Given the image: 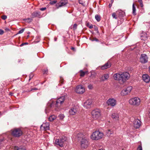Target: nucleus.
Returning a JSON list of instances; mask_svg holds the SVG:
<instances>
[{
	"mask_svg": "<svg viewBox=\"0 0 150 150\" xmlns=\"http://www.w3.org/2000/svg\"><path fill=\"white\" fill-rule=\"evenodd\" d=\"M129 74L126 72L116 73L114 75L113 78L115 80H118L123 83L129 79Z\"/></svg>",
	"mask_w": 150,
	"mask_h": 150,
	"instance_id": "nucleus-1",
	"label": "nucleus"
},
{
	"mask_svg": "<svg viewBox=\"0 0 150 150\" xmlns=\"http://www.w3.org/2000/svg\"><path fill=\"white\" fill-rule=\"evenodd\" d=\"M78 139L80 140L81 145L82 148H86L89 145L87 137L81 133L77 134Z\"/></svg>",
	"mask_w": 150,
	"mask_h": 150,
	"instance_id": "nucleus-2",
	"label": "nucleus"
},
{
	"mask_svg": "<svg viewBox=\"0 0 150 150\" xmlns=\"http://www.w3.org/2000/svg\"><path fill=\"white\" fill-rule=\"evenodd\" d=\"M103 136V134L102 133L98 131H96L93 133L91 138L93 140H98L101 139Z\"/></svg>",
	"mask_w": 150,
	"mask_h": 150,
	"instance_id": "nucleus-3",
	"label": "nucleus"
},
{
	"mask_svg": "<svg viewBox=\"0 0 150 150\" xmlns=\"http://www.w3.org/2000/svg\"><path fill=\"white\" fill-rule=\"evenodd\" d=\"M91 114L93 118L95 120L100 118L101 116V112L98 109H95L93 110Z\"/></svg>",
	"mask_w": 150,
	"mask_h": 150,
	"instance_id": "nucleus-4",
	"label": "nucleus"
},
{
	"mask_svg": "<svg viewBox=\"0 0 150 150\" xmlns=\"http://www.w3.org/2000/svg\"><path fill=\"white\" fill-rule=\"evenodd\" d=\"M140 99L137 97H134L130 99L129 100V103L132 105L138 106L140 103Z\"/></svg>",
	"mask_w": 150,
	"mask_h": 150,
	"instance_id": "nucleus-5",
	"label": "nucleus"
},
{
	"mask_svg": "<svg viewBox=\"0 0 150 150\" xmlns=\"http://www.w3.org/2000/svg\"><path fill=\"white\" fill-rule=\"evenodd\" d=\"M132 89V87L131 86H128L122 91L120 93L121 95L123 96L127 95L130 93Z\"/></svg>",
	"mask_w": 150,
	"mask_h": 150,
	"instance_id": "nucleus-6",
	"label": "nucleus"
},
{
	"mask_svg": "<svg viewBox=\"0 0 150 150\" xmlns=\"http://www.w3.org/2000/svg\"><path fill=\"white\" fill-rule=\"evenodd\" d=\"M22 131L19 129H15L12 131V134L15 137H18L22 134Z\"/></svg>",
	"mask_w": 150,
	"mask_h": 150,
	"instance_id": "nucleus-7",
	"label": "nucleus"
},
{
	"mask_svg": "<svg viewBox=\"0 0 150 150\" xmlns=\"http://www.w3.org/2000/svg\"><path fill=\"white\" fill-rule=\"evenodd\" d=\"M67 140L65 137H63L62 138L57 139L56 140L55 144L61 147H62L64 142Z\"/></svg>",
	"mask_w": 150,
	"mask_h": 150,
	"instance_id": "nucleus-8",
	"label": "nucleus"
},
{
	"mask_svg": "<svg viewBox=\"0 0 150 150\" xmlns=\"http://www.w3.org/2000/svg\"><path fill=\"white\" fill-rule=\"evenodd\" d=\"M106 103L108 106L113 107L116 105L117 101L114 98H109L107 101Z\"/></svg>",
	"mask_w": 150,
	"mask_h": 150,
	"instance_id": "nucleus-9",
	"label": "nucleus"
},
{
	"mask_svg": "<svg viewBox=\"0 0 150 150\" xmlns=\"http://www.w3.org/2000/svg\"><path fill=\"white\" fill-rule=\"evenodd\" d=\"M140 62L142 64H145L147 63L148 61V57L147 56L144 54H142L139 59Z\"/></svg>",
	"mask_w": 150,
	"mask_h": 150,
	"instance_id": "nucleus-10",
	"label": "nucleus"
},
{
	"mask_svg": "<svg viewBox=\"0 0 150 150\" xmlns=\"http://www.w3.org/2000/svg\"><path fill=\"white\" fill-rule=\"evenodd\" d=\"M64 97L62 96L58 98L55 104V106L58 107H60L61 104L64 102Z\"/></svg>",
	"mask_w": 150,
	"mask_h": 150,
	"instance_id": "nucleus-11",
	"label": "nucleus"
},
{
	"mask_svg": "<svg viewBox=\"0 0 150 150\" xmlns=\"http://www.w3.org/2000/svg\"><path fill=\"white\" fill-rule=\"evenodd\" d=\"M75 91L77 93H83L85 91V88L82 85H79L77 86Z\"/></svg>",
	"mask_w": 150,
	"mask_h": 150,
	"instance_id": "nucleus-12",
	"label": "nucleus"
},
{
	"mask_svg": "<svg viewBox=\"0 0 150 150\" xmlns=\"http://www.w3.org/2000/svg\"><path fill=\"white\" fill-rule=\"evenodd\" d=\"M68 3L67 0H61L60 2L57 3L56 6L57 8L65 6Z\"/></svg>",
	"mask_w": 150,
	"mask_h": 150,
	"instance_id": "nucleus-13",
	"label": "nucleus"
},
{
	"mask_svg": "<svg viewBox=\"0 0 150 150\" xmlns=\"http://www.w3.org/2000/svg\"><path fill=\"white\" fill-rule=\"evenodd\" d=\"M92 100L91 99H89L84 103L83 106L86 109L90 108L91 107V105L92 103Z\"/></svg>",
	"mask_w": 150,
	"mask_h": 150,
	"instance_id": "nucleus-14",
	"label": "nucleus"
},
{
	"mask_svg": "<svg viewBox=\"0 0 150 150\" xmlns=\"http://www.w3.org/2000/svg\"><path fill=\"white\" fill-rule=\"evenodd\" d=\"M134 127L136 128H139L141 125V122L138 119H135L133 122Z\"/></svg>",
	"mask_w": 150,
	"mask_h": 150,
	"instance_id": "nucleus-15",
	"label": "nucleus"
},
{
	"mask_svg": "<svg viewBox=\"0 0 150 150\" xmlns=\"http://www.w3.org/2000/svg\"><path fill=\"white\" fill-rule=\"evenodd\" d=\"M77 111V108L76 107L74 106L71 108L69 111V113L71 115H75Z\"/></svg>",
	"mask_w": 150,
	"mask_h": 150,
	"instance_id": "nucleus-16",
	"label": "nucleus"
},
{
	"mask_svg": "<svg viewBox=\"0 0 150 150\" xmlns=\"http://www.w3.org/2000/svg\"><path fill=\"white\" fill-rule=\"evenodd\" d=\"M143 80L146 83H147L149 82L150 80V78L149 76L147 74H144L142 76Z\"/></svg>",
	"mask_w": 150,
	"mask_h": 150,
	"instance_id": "nucleus-17",
	"label": "nucleus"
},
{
	"mask_svg": "<svg viewBox=\"0 0 150 150\" xmlns=\"http://www.w3.org/2000/svg\"><path fill=\"white\" fill-rule=\"evenodd\" d=\"M41 127H43L45 130L49 129V123L46 122L43 124L41 126Z\"/></svg>",
	"mask_w": 150,
	"mask_h": 150,
	"instance_id": "nucleus-18",
	"label": "nucleus"
},
{
	"mask_svg": "<svg viewBox=\"0 0 150 150\" xmlns=\"http://www.w3.org/2000/svg\"><path fill=\"white\" fill-rule=\"evenodd\" d=\"M111 66V63L109 62H108L105 63L103 66H102L101 68L102 70H104L110 67Z\"/></svg>",
	"mask_w": 150,
	"mask_h": 150,
	"instance_id": "nucleus-19",
	"label": "nucleus"
},
{
	"mask_svg": "<svg viewBox=\"0 0 150 150\" xmlns=\"http://www.w3.org/2000/svg\"><path fill=\"white\" fill-rule=\"evenodd\" d=\"M8 142V140L3 138V139H0V148L3 146L4 144Z\"/></svg>",
	"mask_w": 150,
	"mask_h": 150,
	"instance_id": "nucleus-20",
	"label": "nucleus"
},
{
	"mask_svg": "<svg viewBox=\"0 0 150 150\" xmlns=\"http://www.w3.org/2000/svg\"><path fill=\"white\" fill-rule=\"evenodd\" d=\"M109 74H103L100 78V80L102 81H105L107 80L109 78Z\"/></svg>",
	"mask_w": 150,
	"mask_h": 150,
	"instance_id": "nucleus-21",
	"label": "nucleus"
},
{
	"mask_svg": "<svg viewBox=\"0 0 150 150\" xmlns=\"http://www.w3.org/2000/svg\"><path fill=\"white\" fill-rule=\"evenodd\" d=\"M112 117L113 119H115V120H118V118L119 117V115L117 113H113L112 114L111 116Z\"/></svg>",
	"mask_w": 150,
	"mask_h": 150,
	"instance_id": "nucleus-22",
	"label": "nucleus"
},
{
	"mask_svg": "<svg viewBox=\"0 0 150 150\" xmlns=\"http://www.w3.org/2000/svg\"><path fill=\"white\" fill-rule=\"evenodd\" d=\"M113 133V132L111 130L108 129L106 132V134L108 136L110 137L112 136V135Z\"/></svg>",
	"mask_w": 150,
	"mask_h": 150,
	"instance_id": "nucleus-23",
	"label": "nucleus"
},
{
	"mask_svg": "<svg viewBox=\"0 0 150 150\" xmlns=\"http://www.w3.org/2000/svg\"><path fill=\"white\" fill-rule=\"evenodd\" d=\"M56 118V117L54 115H52L49 117V120L50 121H52Z\"/></svg>",
	"mask_w": 150,
	"mask_h": 150,
	"instance_id": "nucleus-24",
	"label": "nucleus"
},
{
	"mask_svg": "<svg viewBox=\"0 0 150 150\" xmlns=\"http://www.w3.org/2000/svg\"><path fill=\"white\" fill-rule=\"evenodd\" d=\"M39 15V14L37 12H34L32 13L31 17L34 18L35 17L38 16Z\"/></svg>",
	"mask_w": 150,
	"mask_h": 150,
	"instance_id": "nucleus-25",
	"label": "nucleus"
},
{
	"mask_svg": "<svg viewBox=\"0 0 150 150\" xmlns=\"http://www.w3.org/2000/svg\"><path fill=\"white\" fill-rule=\"evenodd\" d=\"M118 13H119V15L120 16H121L122 17L124 16L125 15V12L122 11V10H119V11H118Z\"/></svg>",
	"mask_w": 150,
	"mask_h": 150,
	"instance_id": "nucleus-26",
	"label": "nucleus"
},
{
	"mask_svg": "<svg viewBox=\"0 0 150 150\" xmlns=\"http://www.w3.org/2000/svg\"><path fill=\"white\" fill-rule=\"evenodd\" d=\"M144 36H143L142 35H141V39L143 40H146L147 38V34L146 33H144Z\"/></svg>",
	"mask_w": 150,
	"mask_h": 150,
	"instance_id": "nucleus-27",
	"label": "nucleus"
},
{
	"mask_svg": "<svg viewBox=\"0 0 150 150\" xmlns=\"http://www.w3.org/2000/svg\"><path fill=\"white\" fill-rule=\"evenodd\" d=\"M95 18L96 20L98 21H99L100 20V16L98 15H95Z\"/></svg>",
	"mask_w": 150,
	"mask_h": 150,
	"instance_id": "nucleus-28",
	"label": "nucleus"
},
{
	"mask_svg": "<svg viewBox=\"0 0 150 150\" xmlns=\"http://www.w3.org/2000/svg\"><path fill=\"white\" fill-rule=\"evenodd\" d=\"M79 3L84 6H85L86 4L85 2L83 1L82 0H79Z\"/></svg>",
	"mask_w": 150,
	"mask_h": 150,
	"instance_id": "nucleus-29",
	"label": "nucleus"
},
{
	"mask_svg": "<svg viewBox=\"0 0 150 150\" xmlns=\"http://www.w3.org/2000/svg\"><path fill=\"white\" fill-rule=\"evenodd\" d=\"M59 118L61 120H62L64 117V116L63 114H61L58 116Z\"/></svg>",
	"mask_w": 150,
	"mask_h": 150,
	"instance_id": "nucleus-30",
	"label": "nucleus"
},
{
	"mask_svg": "<svg viewBox=\"0 0 150 150\" xmlns=\"http://www.w3.org/2000/svg\"><path fill=\"white\" fill-rule=\"evenodd\" d=\"M86 26L90 29H92L93 28V25L92 24L90 25V24L89 23H87Z\"/></svg>",
	"mask_w": 150,
	"mask_h": 150,
	"instance_id": "nucleus-31",
	"label": "nucleus"
},
{
	"mask_svg": "<svg viewBox=\"0 0 150 150\" xmlns=\"http://www.w3.org/2000/svg\"><path fill=\"white\" fill-rule=\"evenodd\" d=\"M80 76H83L86 74V72L83 71L82 70L80 71Z\"/></svg>",
	"mask_w": 150,
	"mask_h": 150,
	"instance_id": "nucleus-32",
	"label": "nucleus"
},
{
	"mask_svg": "<svg viewBox=\"0 0 150 150\" xmlns=\"http://www.w3.org/2000/svg\"><path fill=\"white\" fill-rule=\"evenodd\" d=\"M138 2L140 4V6L141 7H142L143 6V5L142 3V0H138Z\"/></svg>",
	"mask_w": 150,
	"mask_h": 150,
	"instance_id": "nucleus-33",
	"label": "nucleus"
},
{
	"mask_svg": "<svg viewBox=\"0 0 150 150\" xmlns=\"http://www.w3.org/2000/svg\"><path fill=\"white\" fill-rule=\"evenodd\" d=\"M57 1L56 0H54L53 1H51L50 2V4L51 5H54L56 3Z\"/></svg>",
	"mask_w": 150,
	"mask_h": 150,
	"instance_id": "nucleus-34",
	"label": "nucleus"
},
{
	"mask_svg": "<svg viewBox=\"0 0 150 150\" xmlns=\"http://www.w3.org/2000/svg\"><path fill=\"white\" fill-rule=\"evenodd\" d=\"M24 20L26 22H27L28 23H30L31 22L32 20L30 18H28L25 19Z\"/></svg>",
	"mask_w": 150,
	"mask_h": 150,
	"instance_id": "nucleus-35",
	"label": "nucleus"
},
{
	"mask_svg": "<svg viewBox=\"0 0 150 150\" xmlns=\"http://www.w3.org/2000/svg\"><path fill=\"white\" fill-rule=\"evenodd\" d=\"M112 16L113 18H115V19H117V17L115 13H112Z\"/></svg>",
	"mask_w": 150,
	"mask_h": 150,
	"instance_id": "nucleus-36",
	"label": "nucleus"
},
{
	"mask_svg": "<svg viewBox=\"0 0 150 150\" xmlns=\"http://www.w3.org/2000/svg\"><path fill=\"white\" fill-rule=\"evenodd\" d=\"M24 29H22L18 32V34H21L24 31Z\"/></svg>",
	"mask_w": 150,
	"mask_h": 150,
	"instance_id": "nucleus-37",
	"label": "nucleus"
},
{
	"mask_svg": "<svg viewBox=\"0 0 150 150\" xmlns=\"http://www.w3.org/2000/svg\"><path fill=\"white\" fill-rule=\"evenodd\" d=\"M137 150H142V146L141 145L138 146Z\"/></svg>",
	"mask_w": 150,
	"mask_h": 150,
	"instance_id": "nucleus-38",
	"label": "nucleus"
},
{
	"mask_svg": "<svg viewBox=\"0 0 150 150\" xmlns=\"http://www.w3.org/2000/svg\"><path fill=\"white\" fill-rule=\"evenodd\" d=\"M1 18L4 20H6L7 18V16L5 15L3 16H1Z\"/></svg>",
	"mask_w": 150,
	"mask_h": 150,
	"instance_id": "nucleus-39",
	"label": "nucleus"
},
{
	"mask_svg": "<svg viewBox=\"0 0 150 150\" xmlns=\"http://www.w3.org/2000/svg\"><path fill=\"white\" fill-rule=\"evenodd\" d=\"M48 71V70L47 69L44 70L43 71V74H47V73Z\"/></svg>",
	"mask_w": 150,
	"mask_h": 150,
	"instance_id": "nucleus-40",
	"label": "nucleus"
},
{
	"mask_svg": "<svg viewBox=\"0 0 150 150\" xmlns=\"http://www.w3.org/2000/svg\"><path fill=\"white\" fill-rule=\"evenodd\" d=\"M19 147H18L17 146H15L14 147V150H19Z\"/></svg>",
	"mask_w": 150,
	"mask_h": 150,
	"instance_id": "nucleus-41",
	"label": "nucleus"
},
{
	"mask_svg": "<svg viewBox=\"0 0 150 150\" xmlns=\"http://www.w3.org/2000/svg\"><path fill=\"white\" fill-rule=\"evenodd\" d=\"M38 90V89L37 88H32L30 90V91H27V92H29L30 91H32L33 90Z\"/></svg>",
	"mask_w": 150,
	"mask_h": 150,
	"instance_id": "nucleus-42",
	"label": "nucleus"
},
{
	"mask_svg": "<svg viewBox=\"0 0 150 150\" xmlns=\"http://www.w3.org/2000/svg\"><path fill=\"white\" fill-rule=\"evenodd\" d=\"M4 31L2 29H0V35H2L3 34Z\"/></svg>",
	"mask_w": 150,
	"mask_h": 150,
	"instance_id": "nucleus-43",
	"label": "nucleus"
},
{
	"mask_svg": "<svg viewBox=\"0 0 150 150\" xmlns=\"http://www.w3.org/2000/svg\"><path fill=\"white\" fill-rule=\"evenodd\" d=\"M28 43H27V42H25V43H22V44H21L20 46L21 47V46H23L24 45H28Z\"/></svg>",
	"mask_w": 150,
	"mask_h": 150,
	"instance_id": "nucleus-44",
	"label": "nucleus"
},
{
	"mask_svg": "<svg viewBox=\"0 0 150 150\" xmlns=\"http://www.w3.org/2000/svg\"><path fill=\"white\" fill-rule=\"evenodd\" d=\"M49 110V108H46L45 109V112L46 113H47L49 112L48 110Z\"/></svg>",
	"mask_w": 150,
	"mask_h": 150,
	"instance_id": "nucleus-45",
	"label": "nucleus"
},
{
	"mask_svg": "<svg viewBox=\"0 0 150 150\" xmlns=\"http://www.w3.org/2000/svg\"><path fill=\"white\" fill-rule=\"evenodd\" d=\"M77 24H74L73 25V28L74 29H76L77 27Z\"/></svg>",
	"mask_w": 150,
	"mask_h": 150,
	"instance_id": "nucleus-46",
	"label": "nucleus"
},
{
	"mask_svg": "<svg viewBox=\"0 0 150 150\" xmlns=\"http://www.w3.org/2000/svg\"><path fill=\"white\" fill-rule=\"evenodd\" d=\"M91 40L92 41H98V39L96 38H94L93 39V40Z\"/></svg>",
	"mask_w": 150,
	"mask_h": 150,
	"instance_id": "nucleus-47",
	"label": "nucleus"
},
{
	"mask_svg": "<svg viewBox=\"0 0 150 150\" xmlns=\"http://www.w3.org/2000/svg\"><path fill=\"white\" fill-rule=\"evenodd\" d=\"M88 88L89 89H91L92 88H93V86H92L91 85H88Z\"/></svg>",
	"mask_w": 150,
	"mask_h": 150,
	"instance_id": "nucleus-48",
	"label": "nucleus"
},
{
	"mask_svg": "<svg viewBox=\"0 0 150 150\" xmlns=\"http://www.w3.org/2000/svg\"><path fill=\"white\" fill-rule=\"evenodd\" d=\"M136 10H133L132 13L134 15H136Z\"/></svg>",
	"mask_w": 150,
	"mask_h": 150,
	"instance_id": "nucleus-49",
	"label": "nucleus"
},
{
	"mask_svg": "<svg viewBox=\"0 0 150 150\" xmlns=\"http://www.w3.org/2000/svg\"><path fill=\"white\" fill-rule=\"evenodd\" d=\"M134 5H135V4H133V6H132V9L133 10L136 9H135V6H134Z\"/></svg>",
	"mask_w": 150,
	"mask_h": 150,
	"instance_id": "nucleus-50",
	"label": "nucleus"
},
{
	"mask_svg": "<svg viewBox=\"0 0 150 150\" xmlns=\"http://www.w3.org/2000/svg\"><path fill=\"white\" fill-rule=\"evenodd\" d=\"M94 29L96 31H97L98 30V28L96 26L94 27Z\"/></svg>",
	"mask_w": 150,
	"mask_h": 150,
	"instance_id": "nucleus-51",
	"label": "nucleus"
},
{
	"mask_svg": "<svg viewBox=\"0 0 150 150\" xmlns=\"http://www.w3.org/2000/svg\"><path fill=\"white\" fill-rule=\"evenodd\" d=\"M71 49L73 50L74 51H75V49L74 47H72L71 48Z\"/></svg>",
	"mask_w": 150,
	"mask_h": 150,
	"instance_id": "nucleus-52",
	"label": "nucleus"
},
{
	"mask_svg": "<svg viewBox=\"0 0 150 150\" xmlns=\"http://www.w3.org/2000/svg\"><path fill=\"white\" fill-rule=\"evenodd\" d=\"M46 9V8H40V9H42V10Z\"/></svg>",
	"mask_w": 150,
	"mask_h": 150,
	"instance_id": "nucleus-53",
	"label": "nucleus"
},
{
	"mask_svg": "<svg viewBox=\"0 0 150 150\" xmlns=\"http://www.w3.org/2000/svg\"><path fill=\"white\" fill-rule=\"evenodd\" d=\"M24 148L22 147H21L19 148V150H22V149H23Z\"/></svg>",
	"mask_w": 150,
	"mask_h": 150,
	"instance_id": "nucleus-54",
	"label": "nucleus"
},
{
	"mask_svg": "<svg viewBox=\"0 0 150 150\" xmlns=\"http://www.w3.org/2000/svg\"><path fill=\"white\" fill-rule=\"evenodd\" d=\"M5 30H6V31H8V30H9V29H8V28H5Z\"/></svg>",
	"mask_w": 150,
	"mask_h": 150,
	"instance_id": "nucleus-55",
	"label": "nucleus"
},
{
	"mask_svg": "<svg viewBox=\"0 0 150 150\" xmlns=\"http://www.w3.org/2000/svg\"><path fill=\"white\" fill-rule=\"evenodd\" d=\"M111 6H112V5L110 4L109 5V8H110L111 7Z\"/></svg>",
	"mask_w": 150,
	"mask_h": 150,
	"instance_id": "nucleus-56",
	"label": "nucleus"
},
{
	"mask_svg": "<svg viewBox=\"0 0 150 150\" xmlns=\"http://www.w3.org/2000/svg\"><path fill=\"white\" fill-rule=\"evenodd\" d=\"M149 115L150 117V111H149Z\"/></svg>",
	"mask_w": 150,
	"mask_h": 150,
	"instance_id": "nucleus-57",
	"label": "nucleus"
},
{
	"mask_svg": "<svg viewBox=\"0 0 150 150\" xmlns=\"http://www.w3.org/2000/svg\"><path fill=\"white\" fill-rule=\"evenodd\" d=\"M61 81V82L62 83V82H63V81H62V80H61V81Z\"/></svg>",
	"mask_w": 150,
	"mask_h": 150,
	"instance_id": "nucleus-58",
	"label": "nucleus"
},
{
	"mask_svg": "<svg viewBox=\"0 0 150 150\" xmlns=\"http://www.w3.org/2000/svg\"><path fill=\"white\" fill-rule=\"evenodd\" d=\"M52 105H53V104H51L50 105V107H52Z\"/></svg>",
	"mask_w": 150,
	"mask_h": 150,
	"instance_id": "nucleus-59",
	"label": "nucleus"
},
{
	"mask_svg": "<svg viewBox=\"0 0 150 150\" xmlns=\"http://www.w3.org/2000/svg\"><path fill=\"white\" fill-rule=\"evenodd\" d=\"M111 1V3H112L113 2V0H112Z\"/></svg>",
	"mask_w": 150,
	"mask_h": 150,
	"instance_id": "nucleus-60",
	"label": "nucleus"
},
{
	"mask_svg": "<svg viewBox=\"0 0 150 150\" xmlns=\"http://www.w3.org/2000/svg\"><path fill=\"white\" fill-rule=\"evenodd\" d=\"M98 150H103V149H99Z\"/></svg>",
	"mask_w": 150,
	"mask_h": 150,
	"instance_id": "nucleus-61",
	"label": "nucleus"
},
{
	"mask_svg": "<svg viewBox=\"0 0 150 150\" xmlns=\"http://www.w3.org/2000/svg\"><path fill=\"white\" fill-rule=\"evenodd\" d=\"M22 150H26L24 148L23 149H22Z\"/></svg>",
	"mask_w": 150,
	"mask_h": 150,
	"instance_id": "nucleus-62",
	"label": "nucleus"
},
{
	"mask_svg": "<svg viewBox=\"0 0 150 150\" xmlns=\"http://www.w3.org/2000/svg\"><path fill=\"white\" fill-rule=\"evenodd\" d=\"M1 112H0V116H1Z\"/></svg>",
	"mask_w": 150,
	"mask_h": 150,
	"instance_id": "nucleus-63",
	"label": "nucleus"
},
{
	"mask_svg": "<svg viewBox=\"0 0 150 150\" xmlns=\"http://www.w3.org/2000/svg\"><path fill=\"white\" fill-rule=\"evenodd\" d=\"M149 71H150V67H149Z\"/></svg>",
	"mask_w": 150,
	"mask_h": 150,
	"instance_id": "nucleus-64",
	"label": "nucleus"
}]
</instances>
